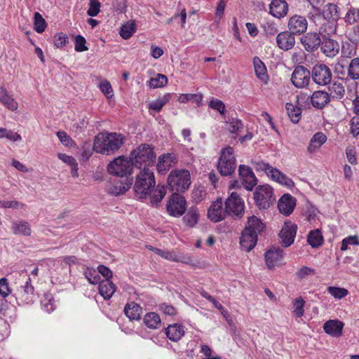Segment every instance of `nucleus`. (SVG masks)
Masks as SVG:
<instances>
[{
	"instance_id": "obj_53",
	"label": "nucleus",
	"mask_w": 359,
	"mask_h": 359,
	"mask_svg": "<svg viewBox=\"0 0 359 359\" xmlns=\"http://www.w3.org/2000/svg\"><path fill=\"white\" fill-rule=\"evenodd\" d=\"M84 275L90 283L100 284V276L95 269L88 268L84 272Z\"/></svg>"
},
{
	"instance_id": "obj_55",
	"label": "nucleus",
	"mask_w": 359,
	"mask_h": 359,
	"mask_svg": "<svg viewBox=\"0 0 359 359\" xmlns=\"http://www.w3.org/2000/svg\"><path fill=\"white\" fill-rule=\"evenodd\" d=\"M351 245H359V238L358 236H349L342 240L341 250L345 251Z\"/></svg>"
},
{
	"instance_id": "obj_50",
	"label": "nucleus",
	"mask_w": 359,
	"mask_h": 359,
	"mask_svg": "<svg viewBox=\"0 0 359 359\" xmlns=\"http://www.w3.org/2000/svg\"><path fill=\"white\" fill-rule=\"evenodd\" d=\"M208 106L218 111L220 114H225L226 107L224 103L222 100L216 98H212L208 103Z\"/></svg>"
},
{
	"instance_id": "obj_64",
	"label": "nucleus",
	"mask_w": 359,
	"mask_h": 359,
	"mask_svg": "<svg viewBox=\"0 0 359 359\" xmlns=\"http://www.w3.org/2000/svg\"><path fill=\"white\" fill-rule=\"evenodd\" d=\"M99 86L100 90L104 94L106 97H111L113 96V90L109 81H104L100 82Z\"/></svg>"
},
{
	"instance_id": "obj_11",
	"label": "nucleus",
	"mask_w": 359,
	"mask_h": 359,
	"mask_svg": "<svg viewBox=\"0 0 359 359\" xmlns=\"http://www.w3.org/2000/svg\"><path fill=\"white\" fill-rule=\"evenodd\" d=\"M311 79V72L304 66H297L291 75L292 83L297 88L309 86Z\"/></svg>"
},
{
	"instance_id": "obj_14",
	"label": "nucleus",
	"mask_w": 359,
	"mask_h": 359,
	"mask_svg": "<svg viewBox=\"0 0 359 359\" xmlns=\"http://www.w3.org/2000/svg\"><path fill=\"white\" fill-rule=\"evenodd\" d=\"M287 27L289 31L294 35H300L306 31L308 21L304 16L294 15L290 18Z\"/></svg>"
},
{
	"instance_id": "obj_58",
	"label": "nucleus",
	"mask_w": 359,
	"mask_h": 359,
	"mask_svg": "<svg viewBox=\"0 0 359 359\" xmlns=\"http://www.w3.org/2000/svg\"><path fill=\"white\" fill-rule=\"evenodd\" d=\"M100 11V3L98 0H90L87 14L90 17L96 16Z\"/></svg>"
},
{
	"instance_id": "obj_2",
	"label": "nucleus",
	"mask_w": 359,
	"mask_h": 359,
	"mask_svg": "<svg viewBox=\"0 0 359 359\" xmlns=\"http://www.w3.org/2000/svg\"><path fill=\"white\" fill-rule=\"evenodd\" d=\"M130 158L135 167L152 170L156 161V154L153 148L147 144H142L130 153Z\"/></svg>"
},
{
	"instance_id": "obj_25",
	"label": "nucleus",
	"mask_w": 359,
	"mask_h": 359,
	"mask_svg": "<svg viewBox=\"0 0 359 359\" xmlns=\"http://www.w3.org/2000/svg\"><path fill=\"white\" fill-rule=\"evenodd\" d=\"M288 5L285 0H273L270 4V13L278 18L287 15Z\"/></svg>"
},
{
	"instance_id": "obj_20",
	"label": "nucleus",
	"mask_w": 359,
	"mask_h": 359,
	"mask_svg": "<svg viewBox=\"0 0 359 359\" xmlns=\"http://www.w3.org/2000/svg\"><path fill=\"white\" fill-rule=\"evenodd\" d=\"M283 257V250L280 248H273L265 253L266 264L269 269L278 265Z\"/></svg>"
},
{
	"instance_id": "obj_30",
	"label": "nucleus",
	"mask_w": 359,
	"mask_h": 359,
	"mask_svg": "<svg viewBox=\"0 0 359 359\" xmlns=\"http://www.w3.org/2000/svg\"><path fill=\"white\" fill-rule=\"evenodd\" d=\"M265 226L257 217L252 215L248 217V224L243 230H248L249 233L257 235L264 229Z\"/></svg>"
},
{
	"instance_id": "obj_57",
	"label": "nucleus",
	"mask_w": 359,
	"mask_h": 359,
	"mask_svg": "<svg viewBox=\"0 0 359 359\" xmlns=\"http://www.w3.org/2000/svg\"><path fill=\"white\" fill-rule=\"evenodd\" d=\"M305 302L302 298L296 299L294 301V313L297 318H300L304 315Z\"/></svg>"
},
{
	"instance_id": "obj_49",
	"label": "nucleus",
	"mask_w": 359,
	"mask_h": 359,
	"mask_svg": "<svg viewBox=\"0 0 359 359\" xmlns=\"http://www.w3.org/2000/svg\"><path fill=\"white\" fill-rule=\"evenodd\" d=\"M34 30L38 33H42L46 27V22L42 15L36 12L34 13Z\"/></svg>"
},
{
	"instance_id": "obj_5",
	"label": "nucleus",
	"mask_w": 359,
	"mask_h": 359,
	"mask_svg": "<svg viewBox=\"0 0 359 359\" xmlns=\"http://www.w3.org/2000/svg\"><path fill=\"white\" fill-rule=\"evenodd\" d=\"M252 163L257 171H264L269 177L280 184L284 185L287 188H292L294 186L292 179L269 163L256 161H252Z\"/></svg>"
},
{
	"instance_id": "obj_36",
	"label": "nucleus",
	"mask_w": 359,
	"mask_h": 359,
	"mask_svg": "<svg viewBox=\"0 0 359 359\" xmlns=\"http://www.w3.org/2000/svg\"><path fill=\"white\" fill-rule=\"evenodd\" d=\"M124 312L130 320H137L140 319L142 308L135 302H131L125 306Z\"/></svg>"
},
{
	"instance_id": "obj_59",
	"label": "nucleus",
	"mask_w": 359,
	"mask_h": 359,
	"mask_svg": "<svg viewBox=\"0 0 359 359\" xmlns=\"http://www.w3.org/2000/svg\"><path fill=\"white\" fill-rule=\"evenodd\" d=\"M68 42V37L64 33H58L54 36V44L57 48H62Z\"/></svg>"
},
{
	"instance_id": "obj_6",
	"label": "nucleus",
	"mask_w": 359,
	"mask_h": 359,
	"mask_svg": "<svg viewBox=\"0 0 359 359\" xmlns=\"http://www.w3.org/2000/svg\"><path fill=\"white\" fill-rule=\"evenodd\" d=\"M234 150L231 147L223 148L217 163V170L223 176L231 175L236 170Z\"/></svg>"
},
{
	"instance_id": "obj_19",
	"label": "nucleus",
	"mask_w": 359,
	"mask_h": 359,
	"mask_svg": "<svg viewBox=\"0 0 359 359\" xmlns=\"http://www.w3.org/2000/svg\"><path fill=\"white\" fill-rule=\"evenodd\" d=\"M322 40L316 32H309L302 37L301 43L309 52H313L318 48Z\"/></svg>"
},
{
	"instance_id": "obj_35",
	"label": "nucleus",
	"mask_w": 359,
	"mask_h": 359,
	"mask_svg": "<svg viewBox=\"0 0 359 359\" xmlns=\"http://www.w3.org/2000/svg\"><path fill=\"white\" fill-rule=\"evenodd\" d=\"M11 229L13 233L15 235L29 236L32 233L30 225L27 222L24 220L13 222Z\"/></svg>"
},
{
	"instance_id": "obj_45",
	"label": "nucleus",
	"mask_w": 359,
	"mask_h": 359,
	"mask_svg": "<svg viewBox=\"0 0 359 359\" xmlns=\"http://www.w3.org/2000/svg\"><path fill=\"white\" fill-rule=\"evenodd\" d=\"M168 78L163 74H158L154 78H151L147 81V85L151 88H157L166 86Z\"/></svg>"
},
{
	"instance_id": "obj_17",
	"label": "nucleus",
	"mask_w": 359,
	"mask_h": 359,
	"mask_svg": "<svg viewBox=\"0 0 359 359\" xmlns=\"http://www.w3.org/2000/svg\"><path fill=\"white\" fill-rule=\"evenodd\" d=\"M296 201V198L290 194H283L278 202L279 211L285 216L290 215L294 211Z\"/></svg>"
},
{
	"instance_id": "obj_62",
	"label": "nucleus",
	"mask_w": 359,
	"mask_h": 359,
	"mask_svg": "<svg viewBox=\"0 0 359 359\" xmlns=\"http://www.w3.org/2000/svg\"><path fill=\"white\" fill-rule=\"evenodd\" d=\"M350 133L353 137L359 135V116H353L350 121Z\"/></svg>"
},
{
	"instance_id": "obj_47",
	"label": "nucleus",
	"mask_w": 359,
	"mask_h": 359,
	"mask_svg": "<svg viewBox=\"0 0 359 359\" xmlns=\"http://www.w3.org/2000/svg\"><path fill=\"white\" fill-rule=\"evenodd\" d=\"M166 194V190L163 186H158L154 191V194L151 196L150 202L152 205H157L164 198Z\"/></svg>"
},
{
	"instance_id": "obj_1",
	"label": "nucleus",
	"mask_w": 359,
	"mask_h": 359,
	"mask_svg": "<svg viewBox=\"0 0 359 359\" xmlns=\"http://www.w3.org/2000/svg\"><path fill=\"white\" fill-rule=\"evenodd\" d=\"M125 137L121 133H109L97 137L95 140L93 149L95 152L111 155L117 151L124 144Z\"/></svg>"
},
{
	"instance_id": "obj_22",
	"label": "nucleus",
	"mask_w": 359,
	"mask_h": 359,
	"mask_svg": "<svg viewBox=\"0 0 359 359\" xmlns=\"http://www.w3.org/2000/svg\"><path fill=\"white\" fill-rule=\"evenodd\" d=\"M320 45L322 52L327 57H334L339 51V44L334 39L323 37Z\"/></svg>"
},
{
	"instance_id": "obj_32",
	"label": "nucleus",
	"mask_w": 359,
	"mask_h": 359,
	"mask_svg": "<svg viewBox=\"0 0 359 359\" xmlns=\"http://www.w3.org/2000/svg\"><path fill=\"white\" fill-rule=\"evenodd\" d=\"M171 95L170 93H166L162 97L151 101L148 104V109L151 115H154V112H159L164 105H165L170 100Z\"/></svg>"
},
{
	"instance_id": "obj_29",
	"label": "nucleus",
	"mask_w": 359,
	"mask_h": 359,
	"mask_svg": "<svg viewBox=\"0 0 359 359\" xmlns=\"http://www.w3.org/2000/svg\"><path fill=\"white\" fill-rule=\"evenodd\" d=\"M98 290L104 299H109L116 292V286L111 280L105 279L100 282Z\"/></svg>"
},
{
	"instance_id": "obj_61",
	"label": "nucleus",
	"mask_w": 359,
	"mask_h": 359,
	"mask_svg": "<svg viewBox=\"0 0 359 359\" xmlns=\"http://www.w3.org/2000/svg\"><path fill=\"white\" fill-rule=\"evenodd\" d=\"M346 155L348 161L351 165H357L358 160L356 157V149L353 147H348L346 149Z\"/></svg>"
},
{
	"instance_id": "obj_24",
	"label": "nucleus",
	"mask_w": 359,
	"mask_h": 359,
	"mask_svg": "<svg viewBox=\"0 0 359 359\" xmlns=\"http://www.w3.org/2000/svg\"><path fill=\"white\" fill-rule=\"evenodd\" d=\"M175 156L170 154H164L158 157L156 169L159 174H165L176 163Z\"/></svg>"
},
{
	"instance_id": "obj_13",
	"label": "nucleus",
	"mask_w": 359,
	"mask_h": 359,
	"mask_svg": "<svg viewBox=\"0 0 359 359\" xmlns=\"http://www.w3.org/2000/svg\"><path fill=\"white\" fill-rule=\"evenodd\" d=\"M297 231V226L290 222L284 223L279 233L280 243L284 248H287L293 244Z\"/></svg>"
},
{
	"instance_id": "obj_16",
	"label": "nucleus",
	"mask_w": 359,
	"mask_h": 359,
	"mask_svg": "<svg viewBox=\"0 0 359 359\" xmlns=\"http://www.w3.org/2000/svg\"><path fill=\"white\" fill-rule=\"evenodd\" d=\"M226 215H227V213L226 208L224 210L223 209L222 198H218L213 202L208 212L209 219L215 222H218L224 219Z\"/></svg>"
},
{
	"instance_id": "obj_10",
	"label": "nucleus",
	"mask_w": 359,
	"mask_h": 359,
	"mask_svg": "<svg viewBox=\"0 0 359 359\" xmlns=\"http://www.w3.org/2000/svg\"><path fill=\"white\" fill-rule=\"evenodd\" d=\"M313 81L320 86L331 83L332 73L328 66L325 64L315 65L311 72Z\"/></svg>"
},
{
	"instance_id": "obj_3",
	"label": "nucleus",
	"mask_w": 359,
	"mask_h": 359,
	"mask_svg": "<svg viewBox=\"0 0 359 359\" xmlns=\"http://www.w3.org/2000/svg\"><path fill=\"white\" fill-rule=\"evenodd\" d=\"M156 185L153 170L142 169L136 177L134 191L139 198L150 195Z\"/></svg>"
},
{
	"instance_id": "obj_46",
	"label": "nucleus",
	"mask_w": 359,
	"mask_h": 359,
	"mask_svg": "<svg viewBox=\"0 0 359 359\" xmlns=\"http://www.w3.org/2000/svg\"><path fill=\"white\" fill-rule=\"evenodd\" d=\"M285 108L290 120L294 123H298L300 119L302 109L291 103H286Z\"/></svg>"
},
{
	"instance_id": "obj_44",
	"label": "nucleus",
	"mask_w": 359,
	"mask_h": 359,
	"mask_svg": "<svg viewBox=\"0 0 359 359\" xmlns=\"http://www.w3.org/2000/svg\"><path fill=\"white\" fill-rule=\"evenodd\" d=\"M226 128L231 134L235 135L233 137L236 138L238 132L243 129L244 124L240 119L232 118L229 120V121L226 122Z\"/></svg>"
},
{
	"instance_id": "obj_4",
	"label": "nucleus",
	"mask_w": 359,
	"mask_h": 359,
	"mask_svg": "<svg viewBox=\"0 0 359 359\" xmlns=\"http://www.w3.org/2000/svg\"><path fill=\"white\" fill-rule=\"evenodd\" d=\"M168 187L173 193H182L187 190L191 185L189 171L184 169L172 170L167 179Z\"/></svg>"
},
{
	"instance_id": "obj_7",
	"label": "nucleus",
	"mask_w": 359,
	"mask_h": 359,
	"mask_svg": "<svg viewBox=\"0 0 359 359\" xmlns=\"http://www.w3.org/2000/svg\"><path fill=\"white\" fill-rule=\"evenodd\" d=\"M133 162L130 157L124 156H118L111 161L107 165V171L109 174L121 177H126L131 174Z\"/></svg>"
},
{
	"instance_id": "obj_23",
	"label": "nucleus",
	"mask_w": 359,
	"mask_h": 359,
	"mask_svg": "<svg viewBox=\"0 0 359 359\" xmlns=\"http://www.w3.org/2000/svg\"><path fill=\"white\" fill-rule=\"evenodd\" d=\"M344 323L338 320H329L323 325L325 332L334 337L341 335Z\"/></svg>"
},
{
	"instance_id": "obj_41",
	"label": "nucleus",
	"mask_w": 359,
	"mask_h": 359,
	"mask_svg": "<svg viewBox=\"0 0 359 359\" xmlns=\"http://www.w3.org/2000/svg\"><path fill=\"white\" fill-rule=\"evenodd\" d=\"M347 75L353 80L359 79V57L351 60L347 68Z\"/></svg>"
},
{
	"instance_id": "obj_42",
	"label": "nucleus",
	"mask_w": 359,
	"mask_h": 359,
	"mask_svg": "<svg viewBox=\"0 0 359 359\" xmlns=\"http://www.w3.org/2000/svg\"><path fill=\"white\" fill-rule=\"evenodd\" d=\"M136 31V25L134 21H129L122 25L120 30V35L124 39H130Z\"/></svg>"
},
{
	"instance_id": "obj_31",
	"label": "nucleus",
	"mask_w": 359,
	"mask_h": 359,
	"mask_svg": "<svg viewBox=\"0 0 359 359\" xmlns=\"http://www.w3.org/2000/svg\"><path fill=\"white\" fill-rule=\"evenodd\" d=\"M327 136L321 132H318L313 135L307 147V151L312 154L316 152L327 141Z\"/></svg>"
},
{
	"instance_id": "obj_56",
	"label": "nucleus",
	"mask_w": 359,
	"mask_h": 359,
	"mask_svg": "<svg viewBox=\"0 0 359 359\" xmlns=\"http://www.w3.org/2000/svg\"><path fill=\"white\" fill-rule=\"evenodd\" d=\"M345 21L350 25H353L359 20V10L355 8H351L346 13L344 18Z\"/></svg>"
},
{
	"instance_id": "obj_9",
	"label": "nucleus",
	"mask_w": 359,
	"mask_h": 359,
	"mask_svg": "<svg viewBox=\"0 0 359 359\" xmlns=\"http://www.w3.org/2000/svg\"><path fill=\"white\" fill-rule=\"evenodd\" d=\"M254 199L256 205L259 209L269 208L271 204L275 201L272 187L269 184L258 186L254 193Z\"/></svg>"
},
{
	"instance_id": "obj_52",
	"label": "nucleus",
	"mask_w": 359,
	"mask_h": 359,
	"mask_svg": "<svg viewBox=\"0 0 359 359\" xmlns=\"http://www.w3.org/2000/svg\"><path fill=\"white\" fill-rule=\"evenodd\" d=\"M327 292L336 299H341L348 294V290L345 288L330 286Z\"/></svg>"
},
{
	"instance_id": "obj_48",
	"label": "nucleus",
	"mask_w": 359,
	"mask_h": 359,
	"mask_svg": "<svg viewBox=\"0 0 359 359\" xmlns=\"http://www.w3.org/2000/svg\"><path fill=\"white\" fill-rule=\"evenodd\" d=\"M6 138L9 140L16 142L22 140L21 136L13 131L4 128H0V139Z\"/></svg>"
},
{
	"instance_id": "obj_12",
	"label": "nucleus",
	"mask_w": 359,
	"mask_h": 359,
	"mask_svg": "<svg viewBox=\"0 0 359 359\" xmlns=\"http://www.w3.org/2000/svg\"><path fill=\"white\" fill-rule=\"evenodd\" d=\"M186 204L184 196L173 193L167 203V210L173 217H180L185 212Z\"/></svg>"
},
{
	"instance_id": "obj_40",
	"label": "nucleus",
	"mask_w": 359,
	"mask_h": 359,
	"mask_svg": "<svg viewBox=\"0 0 359 359\" xmlns=\"http://www.w3.org/2000/svg\"><path fill=\"white\" fill-rule=\"evenodd\" d=\"M308 243L312 248H318L323 243V238L318 229L311 231L307 238Z\"/></svg>"
},
{
	"instance_id": "obj_28",
	"label": "nucleus",
	"mask_w": 359,
	"mask_h": 359,
	"mask_svg": "<svg viewBox=\"0 0 359 359\" xmlns=\"http://www.w3.org/2000/svg\"><path fill=\"white\" fill-rule=\"evenodd\" d=\"M165 334L170 340L176 342L184 335V330L182 325L175 323L169 325L165 329Z\"/></svg>"
},
{
	"instance_id": "obj_18",
	"label": "nucleus",
	"mask_w": 359,
	"mask_h": 359,
	"mask_svg": "<svg viewBox=\"0 0 359 359\" xmlns=\"http://www.w3.org/2000/svg\"><path fill=\"white\" fill-rule=\"evenodd\" d=\"M276 43L280 49L285 51L289 50L295 44L294 35L290 31L281 32L276 36Z\"/></svg>"
},
{
	"instance_id": "obj_43",
	"label": "nucleus",
	"mask_w": 359,
	"mask_h": 359,
	"mask_svg": "<svg viewBox=\"0 0 359 359\" xmlns=\"http://www.w3.org/2000/svg\"><path fill=\"white\" fill-rule=\"evenodd\" d=\"M203 97V96L201 93L181 94L179 96L178 101L181 103H186L189 101H191L192 102H195L197 104V106H200L201 104Z\"/></svg>"
},
{
	"instance_id": "obj_27",
	"label": "nucleus",
	"mask_w": 359,
	"mask_h": 359,
	"mask_svg": "<svg viewBox=\"0 0 359 359\" xmlns=\"http://www.w3.org/2000/svg\"><path fill=\"white\" fill-rule=\"evenodd\" d=\"M0 103L12 111H16L18 108V102L3 86H0Z\"/></svg>"
},
{
	"instance_id": "obj_8",
	"label": "nucleus",
	"mask_w": 359,
	"mask_h": 359,
	"mask_svg": "<svg viewBox=\"0 0 359 359\" xmlns=\"http://www.w3.org/2000/svg\"><path fill=\"white\" fill-rule=\"evenodd\" d=\"M227 215L234 219L243 217L245 213V203L239 194L233 191L225 201Z\"/></svg>"
},
{
	"instance_id": "obj_15",
	"label": "nucleus",
	"mask_w": 359,
	"mask_h": 359,
	"mask_svg": "<svg viewBox=\"0 0 359 359\" xmlns=\"http://www.w3.org/2000/svg\"><path fill=\"white\" fill-rule=\"evenodd\" d=\"M18 298L22 302L29 304L34 302V289L31 284V279L27 278L25 285L20 286L18 290Z\"/></svg>"
},
{
	"instance_id": "obj_63",
	"label": "nucleus",
	"mask_w": 359,
	"mask_h": 359,
	"mask_svg": "<svg viewBox=\"0 0 359 359\" xmlns=\"http://www.w3.org/2000/svg\"><path fill=\"white\" fill-rule=\"evenodd\" d=\"M11 291L8 286V280L6 278H2L0 279V295L2 297H7Z\"/></svg>"
},
{
	"instance_id": "obj_26",
	"label": "nucleus",
	"mask_w": 359,
	"mask_h": 359,
	"mask_svg": "<svg viewBox=\"0 0 359 359\" xmlns=\"http://www.w3.org/2000/svg\"><path fill=\"white\" fill-rule=\"evenodd\" d=\"M257 242L256 234L249 233L248 230H243L240 239L241 247L247 252L252 250Z\"/></svg>"
},
{
	"instance_id": "obj_38",
	"label": "nucleus",
	"mask_w": 359,
	"mask_h": 359,
	"mask_svg": "<svg viewBox=\"0 0 359 359\" xmlns=\"http://www.w3.org/2000/svg\"><path fill=\"white\" fill-rule=\"evenodd\" d=\"M330 84L328 89L330 91L329 95H330V98L335 100L341 99L345 95V88L343 83L339 81H334Z\"/></svg>"
},
{
	"instance_id": "obj_39",
	"label": "nucleus",
	"mask_w": 359,
	"mask_h": 359,
	"mask_svg": "<svg viewBox=\"0 0 359 359\" xmlns=\"http://www.w3.org/2000/svg\"><path fill=\"white\" fill-rule=\"evenodd\" d=\"M144 325L149 329H158L161 325V320L159 315L155 312H149L144 315L143 318Z\"/></svg>"
},
{
	"instance_id": "obj_51",
	"label": "nucleus",
	"mask_w": 359,
	"mask_h": 359,
	"mask_svg": "<svg viewBox=\"0 0 359 359\" xmlns=\"http://www.w3.org/2000/svg\"><path fill=\"white\" fill-rule=\"evenodd\" d=\"M257 183V180L254 172L251 173L248 176H245L243 179H242L243 185L248 191H252V189L256 186Z\"/></svg>"
},
{
	"instance_id": "obj_37",
	"label": "nucleus",
	"mask_w": 359,
	"mask_h": 359,
	"mask_svg": "<svg viewBox=\"0 0 359 359\" xmlns=\"http://www.w3.org/2000/svg\"><path fill=\"white\" fill-rule=\"evenodd\" d=\"M199 219L198 210L196 207H191L183 217V222L188 227H194L198 223Z\"/></svg>"
},
{
	"instance_id": "obj_54",
	"label": "nucleus",
	"mask_w": 359,
	"mask_h": 359,
	"mask_svg": "<svg viewBox=\"0 0 359 359\" xmlns=\"http://www.w3.org/2000/svg\"><path fill=\"white\" fill-rule=\"evenodd\" d=\"M155 254L159 255L160 257L164 258L165 259L169 261H177L179 260L178 255L173 251H168L158 248V250H154Z\"/></svg>"
},
{
	"instance_id": "obj_60",
	"label": "nucleus",
	"mask_w": 359,
	"mask_h": 359,
	"mask_svg": "<svg viewBox=\"0 0 359 359\" xmlns=\"http://www.w3.org/2000/svg\"><path fill=\"white\" fill-rule=\"evenodd\" d=\"M86 39L81 35H77L75 37V50L78 52L87 50L88 48L86 46Z\"/></svg>"
},
{
	"instance_id": "obj_34",
	"label": "nucleus",
	"mask_w": 359,
	"mask_h": 359,
	"mask_svg": "<svg viewBox=\"0 0 359 359\" xmlns=\"http://www.w3.org/2000/svg\"><path fill=\"white\" fill-rule=\"evenodd\" d=\"M322 15L329 22H336L339 18V8L334 4H327L323 8Z\"/></svg>"
},
{
	"instance_id": "obj_33",
	"label": "nucleus",
	"mask_w": 359,
	"mask_h": 359,
	"mask_svg": "<svg viewBox=\"0 0 359 359\" xmlns=\"http://www.w3.org/2000/svg\"><path fill=\"white\" fill-rule=\"evenodd\" d=\"M253 65L255 72L257 77L264 83H266L269 80L267 70L264 62L258 57L253 58Z\"/></svg>"
},
{
	"instance_id": "obj_21",
	"label": "nucleus",
	"mask_w": 359,
	"mask_h": 359,
	"mask_svg": "<svg viewBox=\"0 0 359 359\" xmlns=\"http://www.w3.org/2000/svg\"><path fill=\"white\" fill-rule=\"evenodd\" d=\"M330 95L324 90H316L311 96V102L313 107L323 109L330 102Z\"/></svg>"
}]
</instances>
